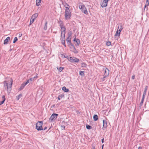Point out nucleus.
<instances>
[{
    "label": "nucleus",
    "instance_id": "f257e3e1",
    "mask_svg": "<svg viewBox=\"0 0 149 149\" xmlns=\"http://www.w3.org/2000/svg\"><path fill=\"white\" fill-rule=\"evenodd\" d=\"M13 80L12 79H11V81H10V83L8 84V83L6 81H4L3 82L4 86L5 88H7L8 91H10L11 89V87L13 84Z\"/></svg>",
    "mask_w": 149,
    "mask_h": 149
},
{
    "label": "nucleus",
    "instance_id": "f03ea898",
    "mask_svg": "<svg viewBox=\"0 0 149 149\" xmlns=\"http://www.w3.org/2000/svg\"><path fill=\"white\" fill-rule=\"evenodd\" d=\"M43 124V123L42 121L38 122L36 124V129L38 131L43 130V128L42 127Z\"/></svg>",
    "mask_w": 149,
    "mask_h": 149
},
{
    "label": "nucleus",
    "instance_id": "7ed1b4c3",
    "mask_svg": "<svg viewBox=\"0 0 149 149\" xmlns=\"http://www.w3.org/2000/svg\"><path fill=\"white\" fill-rule=\"evenodd\" d=\"M58 115L56 113H53L50 116L49 119L50 122L54 121L57 118Z\"/></svg>",
    "mask_w": 149,
    "mask_h": 149
},
{
    "label": "nucleus",
    "instance_id": "20e7f679",
    "mask_svg": "<svg viewBox=\"0 0 149 149\" xmlns=\"http://www.w3.org/2000/svg\"><path fill=\"white\" fill-rule=\"evenodd\" d=\"M71 16V13L70 11H65V19H69Z\"/></svg>",
    "mask_w": 149,
    "mask_h": 149
},
{
    "label": "nucleus",
    "instance_id": "39448f33",
    "mask_svg": "<svg viewBox=\"0 0 149 149\" xmlns=\"http://www.w3.org/2000/svg\"><path fill=\"white\" fill-rule=\"evenodd\" d=\"M68 60L72 62L78 63L79 61V60L78 58L74 57H70Z\"/></svg>",
    "mask_w": 149,
    "mask_h": 149
},
{
    "label": "nucleus",
    "instance_id": "423d86ee",
    "mask_svg": "<svg viewBox=\"0 0 149 149\" xmlns=\"http://www.w3.org/2000/svg\"><path fill=\"white\" fill-rule=\"evenodd\" d=\"M109 0H103L102 4H101V6L102 8H104L107 6L108 3V1Z\"/></svg>",
    "mask_w": 149,
    "mask_h": 149
},
{
    "label": "nucleus",
    "instance_id": "0eeeda50",
    "mask_svg": "<svg viewBox=\"0 0 149 149\" xmlns=\"http://www.w3.org/2000/svg\"><path fill=\"white\" fill-rule=\"evenodd\" d=\"M103 125L102 129L103 130H104V129L106 128L107 127V121L105 120H103Z\"/></svg>",
    "mask_w": 149,
    "mask_h": 149
},
{
    "label": "nucleus",
    "instance_id": "6e6552de",
    "mask_svg": "<svg viewBox=\"0 0 149 149\" xmlns=\"http://www.w3.org/2000/svg\"><path fill=\"white\" fill-rule=\"evenodd\" d=\"M60 27L61 29V37L62 38V34H63V32H65V31L66 30V28L64 26H61Z\"/></svg>",
    "mask_w": 149,
    "mask_h": 149
},
{
    "label": "nucleus",
    "instance_id": "1a4fd4ad",
    "mask_svg": "<svg viewBox=\"0 0 149 149\" xmlns=\"http://www.w3.org/2000/svg\"><path fill=\"white\" fill-rule=\"evenodd\" d=\"M109 70L107 68H106L104 70V75L105 77L108 76L109 74Z\"/></svg>",
    "mask_w": 149,
    "mask_h": 149
},
{
    "label": "nucleus",
    "instance_id": "9d476101",
    "mask_svg": "<svg viewBox=\"0 0 149 149\" xmlns=\"http://www.w3.org/2000/svg\"><path fill=\"white\" fill-rule=\"evenodd\" d=\"M73 41L74 42H76L77 43V44L75 45V46H77L79 45L80 43V41L79 39H78L74 38V39Z\"/></svg>",
    "mask_w": 149,
    "mask_h": 149
},
{
    "label": "nucleus",
    "instance_id": "9b49d317",
    "mask_svg": "<svg viewBox=\"0 0 149 149\" xmlns=\"http://www.w3.org/2000/svg\"><path fill=\"white\" fill-rule=\"evenodd\" d=\"M27 84H26V83H22L20 87V88L19 89V90L21 91L22 90L24 87Z\"/></svg>",
    "mask_w": 149,
    "mask_h": 149
},
{
    "label": "nucleus",
    "instance_id": "f8f14e48",
    "mask_svg": "<svg viewBox=\"0 0 149 149\" xmlns=\"http://www.w3.org/2000/svg\"><path fill=\"white\" fill-rule=\"evenodd\" d=\"M10 38L9 37H7L4 41V44L5 45L8 44V42L9 41Z\"/></svg>",
    "mask_w": 149,
    "mask_h": 149
},
{
    "label": "nucleus",
    "instance_id": "ddd939ff",
    "mask_svg": "<svg viewBox=\"0 0 149 149\" xmlns=\"http://www.w3.org/2000/svg\"><path fill=\"white\" fill-rule=\"evenodd\" d=\"M120 28L119 29V26L118 27V32L119 31V33H118V36H120V32L122 30V29H123L122 25H120Z\"/></svg>",
    "mask_w": 149,
    "mask_h": 149
},
{
    "label": "nucleus",
    "instance_id": "4468645a",
    "mask_svg": "<svg viewBox=\"0 0 149 149\" xmlns=\"http://www.w3.org/2000/svg\"><path fill=\"white\" fill-rule=\"evenodd\" d=\"M60 40H61V43L63 44V45H64V46L65 47H66V45L65 44V40L64 39H63V38H62L61 37Z\"/></svg>",
    "mask_w": 149,
    "mask_h": 149
},
{
    "label": "nucleus",
    "instance_id": "2eb2a0df",
    "mask_svg": "<svg viewBox=\"0 0 149 149\" xmlns=\"http://www.w3.org/2000/svg\"><path fill=\"white\" fill-rule=\"evenodd\" d=\"M38 16V15L37 13H35L32 16L31 19H34V20L37 18Z\"/></svg>",
    "mask_w": 149,
    "mask_h": 149
},
{
    "label": "nucleus",
    "instance_id": "dca6fc26",
    "mask_svg": "<svg viewBox=\"0 0 149 149\" xmlns=\"http://www.w3.org/2000/svg\"><path fill=\"white\" fill-rule=\"evenodd\" d=\"M81 10V11L83 13H84L85 14H88V12L86 8L85 7V9H84H84H82Z\"/></svg>",
    "mask_w": 149,
    "mask_h": 149
},
{
    "label": "nucleus",
    "instance_id": "f3484780",
    "mask_svg": "<svg viewBox=\"0 0 149 149\" xmlns=\"http://www.w3.org/2000/svg\"><path fill=\"white\" fill-rule=\"evenodd\" d=\"M2 98L3 99V100L0 102V105L3 104L6 100L5 97L4 96H3L2 97Z\"/></svg>",
    "mask_w": 149,
    "mask_h": 149
},
{
    "label": "nucleus",
    "instance_id": "a211bd4d",
    "mask_svg": "<svg viewBox=\"0 0 149 149\" xmlns=\"http://www.w3.org/2000/svg\"><path fill=\"white\" fill-rule=\"evenodd\" d=\"M35 78V77H34L33 78H30L29 79H28L26 82V84H27L28 83H29V82H31L33 80L34 78Z\"/></svg>",
    "mask_w": 149,
    "mask_h": 149
},
{
    "label": "nucleus",
    "instance_id": "6ab92c4d",
    "mask_svg": "<svg viewBox=\"0 0 149 149\" xmlns=\"http://www.w3.org/2000/svg\"><path fill=\"white\" fill-rule=\"evenodd\" d=\"M85 6L82 3H81V4L79 5V7L80 9L81 10L82 9H85Z\"/></svg>",
    "mask_w": 149,
    "mask_h": 149
},
{
    "label": "nucleus",
    "instance_id": "aec40b11",
    "mask_svg": "<svg viewBox=\"0 0 149 149\" xmlns=\"http://www.w3.org/2000/svg\"><path fill=\"white\" fill-rule=\"evenodd\" d=\"M93 119L95 121H97L98 119L97 115L96 114L94 115L93 116Z\"/></svg>",
    "mask_w": 149,
    "mask_h": 149
},
{
    "label": "nucleus",
    "instance_id": "412c9836",
    "mask_svg": "<svg viewBox=\"0 0 149 149\" xmlns=\"http://www.w3.org/2000/svg\"><path fill=\"white\" fill-rule=\"evenodd\" d=\"M62 89L65 92H68L69 91V90L66 88L65 86H63L62 87Z\"/></svg>",
    "mask_w": 149,
    "mask_h": 149
},
{
    "label": "nucleus",
    "instance_id": "4be33fe9",
    "mask_svg": "<svg viewBox=\"0 0 149 149\" xmlns=\"http://www.w3.org/2000/svg\"><path fill=\"white\" fill-rule=\"evenodd\" d=\"M58 22L59 24V26L60 27L63 26V22L61 20H59Z\"/></svg>",
    "mask_w": 149,
    "mask_h": 149
},
{
    "label": "nucleus",
    "instance_id": "5701e85b",
    "mask_svg": "<svg viewBox=\"0 0 149 149\" xmlns=\"http://www.w3.org/2000/svg\"><path fill=\"white\" fill-rule=\"evenodd\" d=\"M41 1L40 0H36V5L38 6H39L40 5Z\"/></svg>",
    "mask_w": 149,
    "mask_h": 149
},
{
    "label": "nucleus",
    "instance_id": "b1692460",
    "mask_svg": "<svg viewBox=\"0 0 149 149\" xmlns=\"http://www.w3.org/2000/svg\"><path fill=\"white\" fill-rule=\"evenodd\" d=\"M79 73L80 75L82 76H84L85 75L84 71H80L79 72Z\"/></svg>",
    "mask_w": 149,
    "mask_h": 149
},
{
    "label": "nucleus",
    "instance_id": "393cba45",
    "mask_svg": "<svg viewBox=\"0 0 149 149\" xmlns=\"http://www.w3.org/2000/svg\"><path fill=\"white\" fill-rule=\"evenodd\" d=\"M47 21H46V22L45 23V26H44V28H43L45 30H47Z\"/></svg>",
    "mask_w": 149,
    "mask_h": 149
},
{
    "label": "nucleus",
    "instance_id": "a878e982",
    "mask_svg": "<svg viewBox=\"0 0 149 149\" xmlns=\"http://www.w3.org/2000/svg\"><path fill=\"white\" fill-rule=\"evenodd\" d=\"M67 43L68 45H71L72 47L74 46V45L71 43V40L67 41Z\"/></svg>",
    "mask_w": 149,
    "mask_h": 149
},
{
    "label": "nucleus",
    "instance_id": "bb28decb",
    "mask_svg": "<svg viewBox=\"0 0 149 149\" xmlns=\"http://www.w3.org/2000/svg\"><path fill=\"white\" fill-rule=\"evenodd\" d=\"M72 47L73 48L74 50H73V52L75 53H78V51H77L75 47L74 46Z\"/></svg>",
    "mask_w": 149,
    "mask_h": 149
},
{
    "label": "nucleus",
    "instance_id": "cd10ccee",
    "mask_svg": "<svg viewBox=\"0 0 149 149\" xmlns=\"http://www.w3.org/2000/svg\"><path fill=\"white\" fill-rule=\"evenodd\" d=\"M72 33L71 31L68 33V37L70 38H71V36L72 35Z\"/></svg>",
    "mask_w": 149,
    "mask_h": 149
},
{
    "label": "nucleus",
    "instance_id": "c85d7f7f",
    "mask_svg": "<svg viewBox=\"0 0 149 149\" xmlns=\"http://www.w3.org/2000/svg\"><path fill=\"white\" fill-rule=\"evenodd\" d=\"M86 128L87 129L90 130V129H92V127H91V126H90L89 125H86Z\"/></svg>",
    "mask_w": 149,
    "mask_h": 149
},
{
    "label": "nucleus",
    "instance_id": "c756f323",
    "mask_svg": "<svg viewBox=\"0 0 149 149\" xmlns=\"http://www.w3.org/2000/svg\"><path fill=\"white\" fill-rule=\"evenodd\" d=\"M149 5V0H147L146 1V5L145 6V8L146 7V6H148Z\"/></svg>",
    "mask_w": 149,
    "mask_h": 149
},
{
    "label": "nucleus",
    "instance_id": "7c9ffc66",
    "mask_svg": "<svg viewBox=\"0 0 149 149\" xmlns=\"http://www.w3.org/2000/svg\"><path fill=\"white\" fill-rule=\"evenodd\" d=\"M18 40L17 38L16 37H15L13 41V43H15Z\"/></svg>",
    "mask_w": 149,
    "mask_h": 149
},
{
    "label": "nucleus",
    "instance_id": "2f4dec72",
    "mask_svg": "<svg viewBox=\"0 0 149 149\" xmlns=\"http://www.w3.org/2000/svg\"><path fill=\"white\" fill-rule=\"evenodd\" d=\"M144 100L141 99V101L140 104V107H141L142 105Z\"/></svg>",
    "mask_w": 149,
    "mask_h": 149
},
{
    "label": "nucleus",
    "instance_id": "473e14b6",
    "mask_svg": "<svg viewBox=\"0 0 149 149\" xmlns=\"http://www.w3.org/2000/svg\"><path fill=\"white\" fill-rule=\"evenodd\" d=\"M64 68V67H60L59 68L58 70L59 72L63 70Z\"/></svg>",
    "mask_w": 149,
    "mask_h": 149
},
{
    "label": "nucleus",
    "instance_id": "72a5a7b5",
    "mask_svg": "<svg viewBox=\"0 0 149 149\" xmlns=\"http://www.w3.org/2000/svg\"><path fill=\"white\" fill-rule=\"evenodd\" d=\"M111 44V43L110 42L108 41L107 42L106 45L107 46H109Z\"/></svg>",
    "mask_w": 149,
    "mask_h": 149
},
{
    "label": "nucleus",
    "instance_id": "f704fd0d",
    "mask_svg": "<svg viewBox=\"0 0 149 149\" xmlns=\"http://www.w3.org/2000/svg\"><path fill=\"white\" fill-rule=\"evenodd\" d=\"M35 20H34V19L31 18L30 20V24H32L34 22Z\"/></svg>",
    "mask_w": 149,
    "mask_h": 149
},
{
    "label": "nucleus",
    "instance_id": "c9c22d12",
    "mask_svg": "<svg viewBox=\"0 0 149 149\" xmlns=\"http://www.w3.org/2000/svg\"><path fill=\"white\" fill-rule=\"evenodd\" d=\"M65 32H63V34H62V38H63V39H65Z\"/></svg>",
    "mask_w": 149,
    "mask_h": 149
},
{
    "label": "nucleus",
    "instance_id": "e433bc0d",
    "mask_svg": "<svg viewBox=\"0 0 149 149\" xmlns=\"http://www.w3.org/2000/svg\"><path fill=\"white\" fill-rule=\"evenodd\" d=\"M86 63H82V66L83 67H86Z\"/></svg>",
    "mask_w": 149,
    "mask_h": 149
},
{
    "label": "nucleus",
    "instance_id": "4c0bfd02",
    "mask_svg": "<svg viewBox=\"0 0 149 149\" xmlns=\"http://www.w3.org/2000/svg\"><path fill=\"white\" fill-rule=\"evenodd\" d=\"M61 128L62 130H64L65 128V127L64 125H61Z\"/></svg>",
    "mask_w": 149,
    "mask_h": 149
},
{
    "label": "nucleus",
    "instance_id": "58836bf2",
    "mask_svg": "<svg viewBox=\"0 0 149 149\" xmlns=\"http://www.w3.org/2000/svg\"><path fill=\"white\" fill-rule=\"evenodd\" d=\"M118 33H118V30H117V31H116V33L115 34V36H116L118 35Z\"/></svg>",
    "mask_w": 149,
    "mask_h": 149
},
{
    "label": "nucleus",
    "instance_id": "ea45409f",
    "mask_svg": "<svg viewBox=\"0 0 149 149\" xmlns=\"http://www.w3.org/2000/svg\"><path fill=\"white\" fill-rule=\"evenodd\" d=\"M71 38H68V37H67V39H66L67 42L68 41L70 40H71Z\"/></svg>",
    "mask_w": 149,
    "mask_h": 149
},
{
    "label": "nucleus",
    "instance_id": "a19ab883",
    "mask_svg": "<svg viewBox=\"0 0 149 149\" xmlns=\"http://www.w3.org/2000/svg\"><path fill=\"white\" fill-rule=\"evenodd\" d=\"M65 11H70L69 9V7H65Z\"/></svg>",
    "mask_w": 149,
    "mask_h": 149
},
{
    "label": "nucleus",
    "instance_id": "79ce46f5",
    "mask_svg": "<svg viewBox=\"0 0 149 149\" xmlns=\"http://www.w3.org/2000/svg\"><path fill=\"white\" fill-rule=\"evenodd\" d=\"M105 77V75H104V77H103L102 78V81H104V80H105V78L106 77Z\"/></svg>",
    "mask_w": 149,
    "mask_h": 149
},
{
    "label": "nucleus",
    "instance_id": "37998d69",
    "mask_svg": "<svg viewBox=\"0 0 149 149\" xmlns=\"http://www.w3.org/2000/svg\"><path fill=\"white\" fill-rule=\"evenodd\" d=\"M147 89H148V86H146L145 87V89H144V91H147Z\"/></svg>",
    "mask_w": 149,
    "mask_h": 149
},
{
    "label": "nucleus",
    "instance_id": "c03bdc74",
    "mask_svg": "<svg viewBox=\"0 0 149 149\" xmlns=\"http://www.w3.org/2000/svg\"><path fill=\"white\" fill-rule=\"evenodd\" d=\"M146 92H147V91H144V92H143V95H145L146 94Z\"/></svg>",
    "mask_w": 149,
    "mask_h": 149
},
{
    "label": "nucleus",
    "instance_id": "a18cd8bd",
    "mask_svg": "<svg viewBox=\"0 0 149 149\" xmlns=\"http://www.w3.org/2000/svg\"><path fill=\"white\" fill-rule=\"evenodd\" d=\"M59 96L60 97H61V98H62V97H64V94H61V95H59Z\"/></svg>",
    "mask_w": 149,
    "mask_h": 149
},
{
    "label": "nucleus",
    "instance_id": "49530a36",
    "mask_svg": "<svg viewBox=\"0 0 149 149\" xmlns=\"http://www.w3.org/2000/svg\"><path fill=\"white\" fill-rule=\"evenodd\" d=\"M135 75H133L132 77V79H135Z\"/></svg>",
    "mask_w": 149,
    "mask_h": 149
},
{
    "label": "nucleus",
    "instance_id": "de8ad7c7",
    "mask_svg": "<svg viewBox=\"0 0 149 149\" xmlns=\"http://www.w3.org/2000/svg\"><path fill=\"white\" fill-rule=\"evenodd\" d=\"M145 95H143L142 97V99L144 100V99L145 98Z\"/></svg>",
    "mask_w": 149,
    "mask_h": 149
},
{
    "label": "nucleus",
    "instance_id": "09e8293b",
    "mask_svg": "<svg viewBox=\"0 0 149 149\" xmlns=\"http://www.w3.org/2000/svg\"><path fill=\"white\" fill-rule=\"evenodd\" d=\"M65 5H64V6H69V5L68 4H67L65 2Z\"/></svg>",
    "mask_w": 149,
    "mask_h": 149
},
{
    "label": "nucleus",
    "instance_id": "8fccbe9b",
    "mask_svg": "<svg viewBox=\"0 0 149 149\" xmlns=\"http://www.w3.org/2000/svg\"><path fill=\"white\" fill-rule=\"evenodd\" d=\"M104 138H103L102 139L101 141L102 143H104Z\"/></svg>",
    "mask_w": 149,
    "mask_h": 149
},
{
    "label": "nucleus",
    "instance_id": "3c124183",
    "mask_svg": "<svg viewBox=\"0 0 149 149\" xmlns=\"http://www.w3.org/2000/svg\"><path fill=\"white\" fill-rule=\"evenodd\" d=\"M21 96H22V94H20L19 95H18V98H19V97H21Z\"/></svg>",
    "mask_w": 149,
    "mask_h": 149
},
{
    "label": "nucleus",
    "instance_id": "603ef678",
    "mask_svg": "<svg viewBox=\"0 0 149 149\" xmlns=\"http://www.w3.org/2000/svg\"><path fill=\"white\" fill-rule=\"evenodd\" d=\"M142 147L141 146H139V147L138 149H142Z\"/></svg>",
    "mask_w": 149,
    "mask_h": 149
},
{
    "label": "nucleus",
    "instance_id": "864d4df0",
    "mask_svg": "<svg viewBox=\"0 0 149 149\" xmlns=\"http://www.w3.org/2000/svg\"><path fill=\"white\" fill-rule=\"evenodd\" d=\"M47 127H45L44 129H43V130H46L47 129Z\"/></svg>",
    "mask_w": 149,
    "mask_h": 149
},
{
    "label": "nucleus",
    "instance_id": "5fc2aeb1",
    "mask_svg": "<svg viewBox=\"0 0 149 149\" xmlns=\"http://www.w3.org/2000/svg\"><path fill=\"white\" fill-rule=\"evenodd\" d=\"M60 97L59 96L58 97V100H60Z\"/></svg>",
    "mask_w": 149,
    "mask_h": 149
},
{
    "label": "nucleus",
    "instance_id": "6e6d98bb",
    "mask_svg": "<svg viewBox=\"0 0 149 149\" xmlns=\"http://www.w3.org/2000/svg\"><path fill=\"white\" fill-rule=\"evenodd\" d=\"M103 146H104V145H103L102 146V149H103Z\"/></svg>",
    "mask_w": 149,
    "mask_h": 149
},
{
    "label": "nucleus",
    "instance_id": "4d7b16f0",
    "mask_svg": "<svg viewBox=\"0 0 149 149\" xmlns=\"http://www.w3.org/2000/svg\"><path fill=\"white\" fill-rule=\"evenodd\" d=\"M22 36V34H21V36L19 35V37H20Z\"/></svg>",
    "mask_w": 149,
    "mask_h": 149
},
{
    "label": "nucleus",
    "instance_id": "13d9d810",
    "mask_svg": "<svg viewBox=\"0 0 149 149\" xmlns=\"http://www.w3.org/2000/svg\"><path fill=\"white\" fill-rule=\"evenodd\" d=\"M22 36V34H21V36L19 35V37H20Z\"/></svg>",
    "mask_w": 149,
    "mask_h": 149
},
{
    "label": "nucleus",
    "instance_id": "bf43d9fd",
    "mask_svg": "<svg viewBox=\"0 0 149 149\" xmlns=\"http://www.w3.org/2000/svg\"><path fill=\"white\" fill-rule=\"evenodd\" d=\"M11 50H12V49H10V51H11Z\"/></svg>",
    "mask_w": 149,
    "mask_h": 149
},
{
    "label": "nucleus",
    "instance_id": "052dcab7",
    "mask_svg": "<svg viewBox=\"0 0 149 149\" xmlns=\"http://www.w3.org/2000/svg\"><path fill=\"white\" fill-rule=\"evenodd\" d=\"M93 149H95V147H93Z\"/></svg>",
    "mask_w": 149,
    "mask_h": 149
},
{
    "label": "nucleus",
    "instance_id": "680f3d73",
    "mask_svg": "<svg viewBox=\"0 0 149 149\" xmlns=\"http://www.w3.org/2000/svg\"><path fill=\"white\" fill-rule=\"evenodd\" d=\"M64 58H66V57H65V56H64Z\"/></svg>",
    "mask_w": 149,
    "mask_h": 149
},
{
    "label": "nucleus",
    "instance_id": "e2e57ef3",
    "mask_svg": "<svg viewBox=\"0 0 149 149\" xmlns=\"http://www.w3.org/2000/svg\"><path fill=\"white\" fill-rule=\"evenodd\" d=\"M54 32V33H56V32Z\"/></svg>",
    "mask_w": 149,
    "mask_h": 149
}]
</instances>
